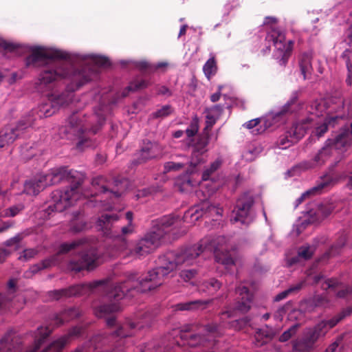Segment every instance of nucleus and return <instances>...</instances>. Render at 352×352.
Here are the masks:
<instances>
[{
    "label": "nucleus",
    "mask_w": 352,
    "mask_h": 352,
    "mask_svg": "<svg viewBox=\"0 0 352 352\" xmlns=\"http://www.w3.org/2000/svg\"><path fill=\"white\" fill-rule=\"evenodd\" d=\"M204 245V241L200 240L193 245L160 255L155 261L156 267L140 280L136 278V274H130L124 280V287L129 296L155 289L162 285L164 277L177 267L196 264L199 256L205 251Z\"/></svg>",
    "instance_id": "obj_1"
},
{
    "label": "nucleus",
    "mask_w": 352,
    "mask_h": 352,
    "mask_svg": "<svg viewBox=\"0 0 352 352\" xmlns=\"http://www.w3.org/2000/svg\"><path fill=\"white\" fill-rule=\"evenodd\" d=\"M63 179L71 182L70 188L64 190H54L52 192V203L47 208L49 213L54 211L60 212L80 197L79 187L82 184L83 178L77 171L68 170L65 167L53 169L45 175H38L26 181L23 192L29 195H36L47 186L56 184Z\"/></svg>",
    "instance_id": "obj_2"
},
{
    "label": "nucleus",
    "mask_w": 352,
    "mask_h": 352,
    "mask_svg": "<svg viewBox=\"0 0 352 352\" xmlns=\"http://www.w3.org/2000/svg\"><path fill=\"white\" fill-rule=\"evenodd\" d=\"M71 60V55L66 52L34 46L30 48V54L25 58V65L43 67L38 76L37 89L44 91L51 89L55 82L67 78L72 74L75 79V74L78 72L74 71Z\"/></svg>",
    "instance_id": "obj_3"
},
{
    "label": "nucleus",
    "mask_w": 352,
    "mask_h": 352,
    "mask_svg": "<svg viewBox=\"0 0 352 352\" xmlns=\"http://www.w3.org/2000/svg\"><path fill=\"white\" fill-rule=\"evenodd\" d=\"M98 287L101 288V291L109 300L114 301L110 304L102 305L98 307L96 314L99 318L105 317L109 314L118 311L120 309L118 302L124 296L129 295V292H126L124 287V280L119 283H114L108 279H104L90 283L73 285L68 288L52 290L49 292V296L58 300L62 298L83 295L88 291H91Z\"/></svg>",
    "instance_id": "obj_4"
},
{
    "label": "nucleus",
    "mask_w": 352,
    "mask_h": 352,
    "mask_svg": "<svg viewBox=\"0 0 352 352\" xmlns=\"http://www.w3.org/2000/svg\"><path fill=\"white\" fill-rule=\"evenodd\" d=\"M78 248L82 250L80 258L78 260L71 259L67 264V270L78 273L82 270L89 271L96 268L98 259L96 249L89 247L85 239H80L72 242L63 243L56 254L32 265L30 271L32 274H36L41 270L58 265L63 261L64 254Z\"/></svg>",
    "instance_id": "obj_5"
},
{
    "label": "nucleus",
    "mask_w": 352,
    "mask_h": 352,
    "mask_svg": "<svg viewBox=\"0 0 352 352\" xmlns=\"http://www.w3.org/2000/svg\"><path fill=\"white\" fill-rule=\"evenodd\" d=\"M181 224L178 216H164L153 221L152 230L147 232L136 244L131 254L142 256L149 254L160 245L164 239H171L170 234L175 235L174 230ZM172 239H175L173 236Z\"/></svg>",
    "instance_id": "obj_6"
},
{
    "label": "nucleus",
    "mask_w": 352,
    "mask_h": 352,
    "mask_svg": "<svg viewBox=\"0 0 352 352\" xmlns=\"http://www.w3.org/2000/svg\"><path fill=\"white\" fill-rule=\"evenodd\" d=\"M104 122L105 116L100 111H96L91 116V120L89 121L83 120L81 118V115L76 112L69 118L65 131L67 133L72 134L78 138L76 148L82 151L85 147L91 145L90 135L96 134Z\"/></svg>",
    "instance_id": "obj_7"
},
{
    "label": "nucleus",
    "mask_w": 352,
    "mask_h": 352,
    "mask_svg": "<svg viewBox=\"0 0 352 352\" xmlns=\"http://www.w3.org/2000/svg\"><path fill=\"white\" fill-rule=\"evenodd\" d=\"M352 313V307H348L330 320H322L315 326L305 330L302 338L294 342V350L298 352H310L316 342L324 338L327 332L340 321Z\"/></svg>",
    "instance_id": "obj_8"
},
{
    "label": "nucleus",
    "mask_w": 352,
    "mask_h": 352,
    "mask_svg": "<svg viewBox=\"0 0 352 352\" xmlns=\"http://www.w3.org/2000/svg\"><path fill=\"white\" fill-rule=\"evenodd\" d=\"M196 326L186 324L182 327L179 337L182 340V345H188L190 347L202 346L206 349H212L216 344V338L222 335L221 326L217 324H210L201 327L198 333H195Z\"/></svg>",
    "instance_id": "obj_9"
},
{
    "label": "nucleus",
    "mask_w": 352,
    "mask_h": 352,
    "mask_svg": "<svg viewBox=\"0 0 352 352\" xmlns=\"http://www.w3.org/2000/svg\"><path fill=\"white\" fill-rule=\"evenodd\" d=\"M95 74L94 72L87 75L80 73L75 74V79L72 80V82L67 87L64 92L58 95L51 94L49 96L50 102L40 107L39 117H50L54 114L60 107L69 104L73 99L75 90L90 81L92 79V76Z\"/></svg>",
    "instance_id": "obj_10"
},
{
    "label": "nucleus",
    "mask_w": 352,
    "mask_h": 352,
    "mask_svg": "<svg viewBox=\"0 0 352 352\" xmlns=\"http://www.w3.org/2000/svg\"><path fill=\"white\" fill-rule=\"evenodd\" d=\"M278 19L274 16H266L263 21L264 25H270V31L266 36V40L272 42L276 49L275 56L278 59L281 66H286L293 50L294 41L286 42L285 32L276 27Z\"/></svg>",
    "instance_id": "obj_11"
},
{
    "label": "nucleus",
    "mask_w": 352,
    "mask_h": 352,
    "mask_svg": "<svg viewBox=\"0 0 352 352\" xmlns=\"http://www.w3.org/2000/svg\"><path fill=\"white\" fill-rule=\"evenodd\" d=\"M352 142V122L350 126L342 129L333 138L328 139L325 145L308 162L307 168L323 165L331 156L333 148L341 150L351 144Z\"/></svg>",
    "instance_id": "obj_12"
},
{
    "label": "nucleus",
    "mask_w": 352,
    "mask_h": 352,
    "mask_svg": "<svg viewBox=\"0 0 352 352\" xmlns=\"http://www.w3.org/2000/svg\"><path fill=\"white\" fill-rule=\"evenodd\" d=\"M335 116H328L324 123L315 129L316 135L320 138L328 131V126H334L338 120L352 118V96L345 98L332 97L331 99Z\"/></svg>",
    "instance_id": "obj_13"
},
{
    "label": "nucleus",
    "mask_w": 352,
    "mask_h": 352,
    "mask_svg": "<svg viewBox=\"0 0 352 352\" xmlns=\"http://www.w3.org/2000/svg\"><path fill=\"white\" fill-rule=\"evenodd\" d=\"M204 241L205 250H209L214 252L215 261L224 265L230 266L234 264L228 246V239L224 236H217L213 238L206 237L201 239Z\"/></svg>",
    "instance_id": "obj_14"
},
{
    "label": "nucleus",
    "mask_w": 352,
    "mask_h": 352,
    "mask_svg": "<svg viewBox=\"0 0 352 352\" xmlns=\"http://www.w3.org/2000/svg\"><path fill=\"white\" fill-rule=\"evenodd\" d=\"M118 219V217L117 214H104L98 219L97 223L104 234L110 237H115L117 239V241L120 242L118 250L123 251L127 247V243L124 236L133 233L134 228L133 224H127L122 227L121 234H120L117 231L112 230V223L117 221Z\"/></svg>",
    "instance_id": "obj_15"
},
{
    "label": "nucleus",
    "mask_w": 352,
    "mask_h": 352,
    "mask_svg": "<svg viewBox=\"0 0 352 352\" xmlns=\"http://www.w3.org/2000/svg\"><path fill=\"white\" fill-rule=\"evenodd\" d=\"M34 124V120L28 118L20 120L16 125L5 126L0 131V148L13 143L23 133V131Z\"/></svg>",
    "instance_id": "obj_16"
},
{
    "label": "nucleus",
    "mask_w": 352,
    "mask_h": 352,
    "mask_svg": "<svg viewBox=\"0 0 352 352\" xmlns=\"http://www.w3.org/2000/svg\"><path fill=\"white\" fill-rule=\"evenodd\" d=\"M91 184L100 192L109 193L115 198H118L126 189V181L116 179L112 182H107L104 177L98 176L92 179Z\"/></svg>",
    "instance_id": "obj_17"
},
{
    "label": "nucleus",
    "mask_w": 352,
    "mask_h": 352,
    "mask_svg": "<svg viewBox=\"0 0 352 352\" xmlns=\"http://www.w3.org/2000/svg\"><path fill=\"white\" fill-rule=\"evenodd\" d=\"M254 204V198L252 194L250 192H243L236 200L230 221L233 223H245Z\"/></svg>",
    "instance_id": "obj_18"
},
{
    "label": "nucleus",
    "mask_w": 352,
    "mask_h": 352,
    "mask_svg": "<svg viewBox=\"0 0 352 352\" xmlns=\"http://www.w3.org/2000/svg\"><path fill=\"white\" fill-rule=\"evenodd\" d=\"M338 181V177L333 171L325 174L320 177L316 185L303 192L300 197L296 200V207L301 204L306 199L321 194L324 190L333 186Z\"/></svg>",
    "instance_id": "obj_19"
},
{
    "label": "nucleus",
    "mask_w": 352,
    "mask_h": 352,
    "mask_svg": "<svg viewBox=\"0 0 352 352\" xmlns=\"http://www.w3.org/2000/svg\"><path fill=\"white\" fill-rule=\"evenodd\" d=\"M161 152L162 148L157 143L149 140L144 141L137 157L132 163L134 165L145 163L148 160L157 157Z\"/></svg>",
    "instance_id": "obj_20"
},
{
    "label": "nucleus",
    "mask_w": 352,
    "mask_h": 352,
    "mask_svg": "<svg viewBox=\"0 0 352 352\" xmlns=\"http://www.w3.org/2000/svg\"><path fill=\"white\" fill-rule=\"evenodd\" d=\"M299 91H293L289 100L281 109L271 116L274 123L284 122L286 117L298 109Z\"/></svg>",
    "instance_id": "obj_21"
},
{
    "label": "nucleus",
    "mask_w": 352,
    "mask_h": 352,
    "mask_svg": "<svg viewBox=\"0 0 352 352\" xmlns=\"http://www.w3.org/2000/svg\"><path fill=\"white\" fill-rule=\"evenodd\" d=\"M221 208L210 204L208 201H205L202 203L201 211H199L197 208H192L185 212L184 219L186 221L187 219L190 218L191 220L194 221H197L203 215L206 217L214 216V214L221 216Z\"/></svg>",
    "instance_id": "obj_22"
},
{
    "label": "nucleus",
    "mask_w": 352,
    "mask_h": 352,
    "mask_svg": "<svg viewBox=\"0 0 352 352\" xmlns=\"http://www.w3.org/2000/svg\"><path fill=\"white\" fill-rule=\"evenodd\" d=\"M237 295L234 309L242 314L247 313L251 308L253 300V294L249 289L242 285H239L235 290Z\"/></svg>",
    "instance_id": "obj_23"
},
{
    "label": "nucleus",
    "mask_w": 352,
    "mask_h": 352,
    "mask_svg": "<svg viewBox=\"0 0 352 352\" xmlns=\"http://www.w3.org/2000/svg\"><path fill=\"white\" fill-rule=\"evenodd\" d=\"M322 287L331 289L338 298H352V285L343 284L337 279H327Z\"/></svg>",
    "instance_id": "obj_24"
},
{
    "label": "nucleus",
    "mask_w": 352,
    "mask_h": 352,
    "mask_svg": "<svg viewBox=\"0 0 352 352\" xmlns=\"http://www.w3.org/2000/svg\"><path fill=\"white\" fill-rule=\"evenodd\" d=\"M84 328L82 326L72 327L67 336L54 341L43 352H61L70 338L78 337L82 334Z\"/></svg>",
    "instance_id": "obj_25"
},
{
    "label": "nucleus",
    "mask_w": 352,
    "mask_h": 352,
    "mask_svg": "<svg viewBox=\"0 0 352 352\" xmlns=\"http://www.w3.org/2000/svg\"><path fill=\"white\" fill-rule=\"evenodd\" d=\"M312 119L305 118L293 124L292 127L287 130L292 135L298 142L307 133V131L311 126Z\"/></svg>",
    "instance_id": "obj_26"
},
{
    "label": "nucleus",
    "mask_w": 352,
    "mask_h": 352,
    "mask_svg": "<svg viewBox=\"0 0 352 352\" xmlns=\"http://www.w3.org/2000/svg\"><path fill=\"white\" fill-rule=\"evenodd\" d=\"M234 311H225L220 314V320L222 322V325L225 328H233L235 330H241L247 326L250 322V319L248 317H244L239 320H234L228 324L226 323L225 320L227 318L233 316Z\"/></svg>",
    "instance_id": "obj_27"
},
{
    "label": "nucleus",
    "mask_w": 352,
    "mask_h": 352,
    "mask_svg": "<svg viewBox=\"0 0 352 352\" xmlns=\"http://www.w3.org/2000/svg\"><path fill=\"white\" fill-rule=\"evenodd\" d=\"M80 311L76 307H70L64 309L60 314L54 316V324L58 327L65 322H67L75 318H77L80 316Z\"/></svg>",
    "instance_id": "obj_28"
},
{
    "label": "nucleus",
    "mask_w": 352,
    "mask_h": 352,
    "mask_svg": "<svg viewBox=\"0 0 352 352\" xmlns=\"http://www.w3.org/2000/svg\"><path fill=\"white\" fill-rule=\"evenodd\" d=\"M213 300H197L185 302L178 303L175 305V309L179 311H195L198 309H205Z\"/></svg>",
    "instance_id": "obj_29"
},
{
    "label": "nucleus",
    "mask_w": 352,
    "mask_h": 352,
    "mask_svg": "<svg viewBox=\"0 0 352 352\" xmlns=\"http://www.w3.org/2000/svg\"><path fill=\"white\" fill-rule=\"evenodd\" d=\"M312 55L311 53H302L298 60V65L301 74L303 76V79L306 80L310 78L312 72Z\"/></svg>",
    "instance_id": "obj_30"
},
{
    "label": "nucleus",
    "mask_w": 352,
    "mask_h": 352,
    "mask_svg": "<svg viewBox=\"0 0 352 352\" xmlns=\"http://www.w3.org/2000/svg\"><path fill=\"white\" fill-rule=\"evenodd\" d=\"M222 283L215 278H210L201 282L198 286V290L200 293H204L208 295H214L220 289Z\"/></svg>",
    "instance_id": "obj_31"
},
{
    "label": "nucleus",
    "mask_w": 352,
    "mask_h": 352,
    "mask_svg": "<svg viewBox=\"0 0 352 352\" xmlns=\"http://www.w3.org/2000/svg\"><path fill=\"white\" fill-rule=\"evenodd\" d=\"M347 240V234L343 231L338 234L336 242L330 247L329 250L324 254L327 258L336 256L341 253Z\"/></svg>",
    "instance_id": "obj_32"
},
{
    "label": "nucleus",
    "mask_w": 352,
    "mask_h": 352,
    "mask_svg": "<svg viewBox=\"0 0 352 352\" xmlns=\"http://www.w3.org/2000/svg\"><path fill=\"white\" fill-rule=\"evenodd\" d=\"M296 142V140L292 135L289 133L288 131H286L278 138L276 142V146L280 149H286Z\"/></svg>",
    "instance_id": "obj_33"
},
{
    "label": "nucleus",
    "mask_w": 352,
    "mask_h": 352,
    "mask_svg": "<svg viewBox=\"0 0 352 352\" xmlns=\"http://www.w3.org/2000/svg\"><path fill=\"white\" fill-rule=\"evenodd\" d=\"M210 135L204 134L203 132L199 136L197 142L194 144L193 150L204 154L207 152V146L209 144Z\"/></svg>",
    "instance_id": "obj_34"
},
{
    "label": "nucleus",
    "mask_w": 352,
    "mask_h": 352,
    "mask_svg": "<svg viewBox=\"0 0 352 352\" xmlns=\"http://www.w3.org/2000/svg\"><path fill=\"white\" fill-rule=\"evenodd\" d=\"M305 285V281H300V283L291 286L287 289L279 293L274 297V301L278 302L286 298L289 294L297 293L299 292L302 287Z\"/></svg>",
    "instance_id": "obj_35"
},
{
    "label": "nucleus",
    "mask_w": 352,
    "mask_h": 352,
    "mask_svg": "<svg viewBox=\"0 0 352 352\" xmlns=\"http://www.w3.org/2000/svg\"><path fill=\"white\" fill-rule=\"evenodd\" d=\"M223 160L221 158L216 159L210 164L209 167L204 170L202 173V179L204 181L209 180L211 175L221 166Z\"/></svg>",
    "instance_id": "obj_36"
},
{
    "label": "nucleus",
    "mask_w": 352,
    "mask_h": 352,
    "mask_svg": "<svg viewBox=\"0 0 352 352\" xmlns=\"http://www.w3.org/2000/svg\"><path fill=\"white\" fill-rule=\"evenodd\" d=\"M344 35V41L349 47L344 51L342 56L344 59H352V25L345 31Z\"/></svg>",
    "instance_id": "obj_37"
},
{
    "label": "nucleus",
    "mask_w": 352,
    "mask_h": 352,
    "mask_svg": "<svg viewBox=\"0 0 352 352\" xmlns=\"http://www.w3.org/2000/svg\"><path fill=\"white\" fill-rule=\"evenodd\" d=\"M203 70L208 78L216 74L217 66L214 57H212L206 61L203 67Z\"/></svg>",
    "instance_id": "obj_38"
},
{
    "label": "nucleus",
    "mask_w": 352,
    "mask_h": 352,
    "mask_svg": "<svg viewBox=\"0 0 352 352\" xmlns=\"http://www.w3.org/2000/svg\"><path fill=\"white\" fill-rule=\"evenodd\" d=\"M150 85L148 80L136 78L126 87L128 91H136L146 88Z\"/></svg>",
    "instance_id": "obj_39"
},
{
    "label": "nucleus",
    "mask_w": 352,
    "mask_h": 352,
    "mask_svg": "<svg viewBox=\"0 0 352 352\" xmlns=\"http://www.w3.org/2000/svg\"><path fill=\"white\" fill-rule=\"evenodd\" d=\"M300 324L296 323L293 324L289 329L284 331L280 336L279 337V341L281 342H285L288 341L292 336H294L298 329L300 327Z\"/></svg>",
    "instance_id": "obj_40"
},
{
    "label": "nucleus",
    "mask_w": 352,
    "mask_h": 352,
    "mask_svg": "<svg viewBox=\"0 0 352 352\" xmlns=\"http://www.w3.org/2000/svg\"><path fill=\"white\" fill-rule=\"evenodd\" d=\"M199 128V119L197 116H195L185 131L187 137L189 138H193L197 133Z\"/></svg>",
    "instance_id": "obj_41"
},
{
    "label": "nucleus",
    "mask_w": 352,
    "mask_h": 352,
    "mask_svg": "<svg viewBox=\"0 0 352 352\" xmlns=\"http://www.w3.org/2000/svg\"><path fill=\"white\" fill-rule=\"evenodd\" d=\"M91 62L98 67H108L110 65L109 60L103 56L92 55L91 56Z\"/></svg>",
    "instance_id": "obj_42"
},
{
    "label": "nucleus",
    "mask_w": 352,
    "mask_h": 352,
    "mask_svg": "<svg viewBox=\"0 0 352 352\" xmlns=\"http://www.w3.org/2000/svg\"><path fill=\"white\" fill-rule=\"evenodd\" d=\"M206 126L203 129V133L204 134L210 135V132L212 130V126L215 124L218 118L206 113Z\"/></svg>",
    "instance_id": "obj_43"
},
{
    "label": "nucleus",
    "mask_w": 352,
    "mask_h": 352,
    "mask_svg": "<svg viewBox=\"0 0 352 352\" xmlns=\"http://www.w3.org/2000/svg\"><path fill=\"white\" fill-rule=\"evenodd\" d=\"M135 66L140 72L146 74H152V63L146 60L137 61Z\"/></svg>",
    "instance_id": "obj_44"
},
{
    "label": "nucleus",
    "mask_w": 352,
    "mask_h": 352,
    "mask_svg": "<svg viewBox=\"0 0 352 352\" xmlns=\"http://www.w3.org/2000/svg\"><path fill=\"white\" fill-rule=\"evenodd\" d=\"M197 274L196 269L184 270L179 273V276L185 282H188L192 280Z\"/></svg>",
    "instance_id": "obj_45"
},
{
    "label": "nucleus",
    "mask_w": 352,
    "mask_h": 352,
    "mask_svg": "<svg viewBox=\"0 0 352 352\" xmlns=\"http://www.w3.org/2000/svg\"><path fill=\"white\" fill-rule=\"evenodd\" d=\"M203 155V153L192 150L190 166L195 168L198 164L203 163L204 162Z\"/></svg>",
    "instance_id": "obj_46"
},
{
    "label": "nucleus",
    "mask_w": 352,
    "mask_h": 352,
    "mask_svg": "<svg viewBox=\"0 0 352 352\" xmlns=\"http://www.w3.org/2000/svg\"><path fill=\"white\" fill-rule=\"evenodd\" d=\"M223 111V106L221 104H215L205 109L206 113L210 114L217 118H219Z\"/></svg>",
    "instance_id": "obj_47"
},
{
    "label": "nucleus",
    "mask_w": 352,
    "mask_h": 352,
    "mask_svg": "<svg viewBox=\"0 0 352 352\" xmlns=\"http://www.w3.org/2000/svg\"><path fill=\"white\" fill-rule=\"evenodd\" d=\"M23 209V206L22 205H17L10 207L9 208L3 210V216H4V217H14Z\"/></svg>",
    "instance_id": "obj_48"
},
{
    "label": "nucleus",
    "mask_w": 352,
    "mask_h": 352,
    "mask_svg": "<svg viewBox=\"0 0 352 352\" xmlns=\"http://www.w3.org/2000/svg\"><path fill=\"white\" fill-rule=\"evenodd\" d=\"M258 330L260 331L261 336L265 338L266 342L272 340L276 335L275 331L267 325H266L265 328L260 329Z\"/></svg>",
    "instance_id": "obj_49"
},
{
    "label": "nucleus",
    "mask_w": 352,
    "mask_h": 352,
    "mask_svg": "<svg viewBox=\"0 0 352 352\" xmlns=\"http://www.w3.org/2000/svg\"><path fill=\"white\" fill-rule=\"evenodd\" d=\"M172 112V108L170 105L163 106L161 109L153 113V117L155 118H164L170 115Z\"/></svg>",
    "instance_id": "obj_50"
},
{
    "label": "nucleus",
    "mask_w": 352,
    "mask_h": 352,
    "mask_svg": "<svg viewBox=\"0 0 352 352\" xmlns=\"http://www.w3.org/2000/svg\"><path fill=\"white\" fill-rule=\"evenodd\" d=\"M184 166V164L182 163L174 162H168L165 164L164 168L166 171L171 170H179L182 169Z\"/></svg>",
    "instance_id": "obj_51"
},
{
    "label": "nucleus",
    "mask_w": 352,
    "mask_h": 352,
    "mask_svg": "<svg viewBox=\"0 0 352 352\" xmlns=\"http://www.w3.org/2000/svg\"><path fill=\"white\" fill-rule=\"evenodd\" d=\"M348 70V75L346 78V83L348 86H351L352 84V59H344Z\"/></svg>",
    "instance_id": "obj_52"
},
{
    "label": "nucleus",
    "mask_w": 352,
    "mask_h": 352,
    "mask_svg": "<svg viewBox=\"0 0 352 352\" xmlns=\"http://www.w3.org/2000/svg\"><path fill=\"white\" fill-rule=\"evenodd\" d=\"M298 256L305 260L309 259L312 256L309 247H302L298 252Z\"/></svg>",
    "instance_id": "obj_53"
},
{
    "label": "nucleus",
    "mask_w": 352,
    "mask_h": 352,
    "mask_svg": "<svg viewBox=\"0 0 352 352\" xmlns=\"http://www.w3.org/2000/svg\"><path fill=\"white\" fill-rule=\"evenodd\" d=\"M37 253L38 251L35 249H26L23 250V254L20 256V258H23L24 261H28L33 258Z\"/></svg>",
    "instance_id": "obj_54"
},
{
    "label": "nucleus",
    "mask_w": 352,
    "mask_h": 352,
    "mask_svg": "<svg viewBox=\"0 0 352 352\" xmlns=\"http://www.w3.org/2000/svg\"><path fill=\"white\" fill-rule=\"evenodd\" d=\"M154 192H155V188L153 187L144 188L138 192L137 197L138 198L142 197H146L148 195H151Z\"/></svg>",
    "instance_id": "obj_55"
},
{
    "label": "nucleus",
    "mask_w": 352,
    "mask_h": 352,
    "mask_svg": "<svg viewBox=\"0 0 352 352\" xmlns=\"http://www.w3.org/2000/svg\"><path fill=\"white\" fill-rule=\"evenodd\" d=\"M256 344L257 346H262L267 343L265 338L261 336L260 331L258 329L255 334Z\"/></svg>",
    "instance_id": "obj_56"
},
{
    "label": "nucleus",
    "mask_w": 352,
    "mask_h": 352,
    "mask_svg": "<svg viewBox=\"0 0 352 352\" xmlns=\"http://www.w3.org/2000/svg\"><path fill=\"white\" fill-rule=\"evenodd\" d=\"M168 65L166 62H160L156 64L152 63V73H154L158 69H165L168 67Z\"/></svg>",
    "instance_id": "obj_57"
},
{
    "label": "nucleus",
    "mask_w": 352,
    "mask_h": 352,
    "mask_svg": "<svg viewBox=\"0 0 352 352\" xmlns=\"http://www.w3.org/2000/svg\"><path fill=\"white\" fill-rule=\"evenodd\" d=\"M260 122L261 120L259 118H256L247 122L245 124H244L243 126H245L247 129H252L255 126H256Z\"/></svg>",
    "instance_id": "obj_58"
},
{
    "label": "nucleus",
    "mask_w": 352,
    "mask_h": 352,
    "mask_svg": "<svg viewBox=\"0 0 352 352\" xmlns=\"http://www.w3.org/2000/svg\"><path fill=\"white\" fill-rule=\"evenodd\" d=\"M1 45L5 50L10 51V52H12V51L15 50L17 48V45L16 44H14V43H9V42H7V41H3L1 43Z\"/></svg>",
    "instance_id": "obj_59"
},
{
    "label": "nucleus",
    "mask_w": 352,
    "mask_h": 352,
    "mask_svg": "<svg viewBox=\"0 0 352 352\" xmlns=\"http://www.w3.org/2000/svg\"><path fill=\"white\" fill-rule=\"evenodd\" d=\"M341 340L342 338H338L326 349V352H336Z\"/></svg>",
    "instance_id": "obj_60"
},
{
    "label": "nucleus",
    "mask_w": 352,
    "mask_h": 352,
    "mask_svg": "<svg viewBox=\"0 0 352 352\" xmlns=\"http://www.w3.org/2000/svg\"><path fill=\"white\" fill-rule=\"evenodd\" d=\"M21 240L20 235L15 236L6 241V245L8 246H12L13 245L18 244Z\"/></svg>",
    "instance_id": "obj_61"
},
{
    "label": "nucleus",
    "mask_w": 352,
    "mask_h": 352,
    "mask_svg": "<svg viewBox=\"0 0 352 352\" xmlns=\"http://www.w3.org/2000/svg\"><path fill=\"white\" fill-rule=\"evenodd\" d=\"M157 93L159 95H168L170 96L171 92L169 89L166 86H160L157 87Z\"/></svg>",
    "instance_id": "obj_62"
},
{
    "label": "nucleus",
    "mask_w": 352,
    "mask_h": 352,
    "mask_svg": "<svg viewBox=\"0 0 352 352\" xmlns=\"http://www.w3.org/2000/svg\"><path fill=\"white\" fill-rule=\"evenodd\" d=\"M13 225L12 222L10 221H5L0 226V233L3 232L8 230L10 228H11Z\"/></svg>",
    "instance_id": "obj_63"
},
{
    "label": "nucleus",
    "mask_w": 352,
    "mask_h": 352,
    "mask_svg": "<svg viewBox=\"0 0 352 352\" xmlns=\"http://www.w3.org/2000/svg\"><path fill=\"white\" fill-rule=\"evenodd\" d=\"M85 226V224L84 223H80V224H73L72 226V230L74 232H80L82 230H83Z\"/></svg>",
    "instance_id": "obj_64"
}]
</instances>
